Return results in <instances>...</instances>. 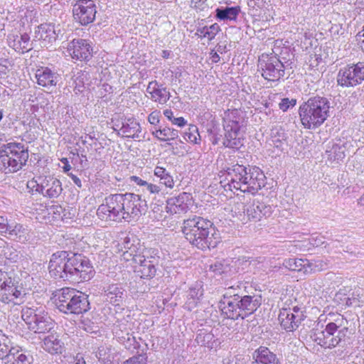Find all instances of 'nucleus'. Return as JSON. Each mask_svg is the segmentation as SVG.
Segmentation results:
<instances>
[{"label": "nucleus", "mask_w": 364, "mask_h": 364, "mask_svg": "<svg viewBox=\"0 0 364 364\" xmlns=\"http://www.w3.org/2000/svg\"><path fill=\"white\" fill-rule=\"evenodd\" d=\"M48 269L50 274L54 278L71 283L88 281L95 273L90 260L86 256L67 251L53 253Z\"/></svg>", "instance_id": "nucleus-1"}, {"label": "nucleus", "mask_w": 364, "mask_h": 364, "mask_svg": "<svg viewBox=\"0 0 364 364\" xmlns=\"http://www.w3.org/2000/svg\"><path fill=\"white\" fill-rule=\"evenodd\" d=\"M182 232L193 246L203 251L216 247L220 242L213 223L196 215L183 220Z\"/></svg>", "instance_id": "nucleus-2"}, {"label": "nucleus", "mask_w": 364, "mask_h": 364, "mask_svg": "<svg viewBox=\"0 0 364 364\" xmlns=\"http://www.w3.org/2000/svg\"><path fill=\"white\" fill-rule=\"evenodd\" d=\"M230 178L228 186L229 189L240 190L243 193L255 195L266 184V176L257 166H245L235 164L227 170Z\"/></svg>", "instance_id": "nucleus-3"}, {"label": "nucleus", "mask_w": 364, "mask_h": 364, "mask_svg": "<svg viewBox=\"0 0 364 364\" xmlns=\"http://www.w3.org/2000/svg\"><path fill=\"white\" fill-rule=\"evenodd\" d=\"M331 102L325 97L316 95L303 102L299 109L301 122L305 129H315L330 116Z\"/></svg>", "instance_id": "nucleus-4"}, {"label": "nucleus", "mask_w": 364, "mask_h": 364, "mask_svg": "<svg viewBox=\"0 0 364 364\" xmlns=\"http://www.w3.org/2000/svg\"><path fill=\"white\" fill-rule=\"evenodd\" d=\"M28 148L19 142H9L0 148V171L7 173L21 170L28 161Z\"/></svg>", "instance_id": "nucleus-5"}, {"label": "nucleus", "mask_w": 364, "mask_h": 364, "mask_svg": "<svg viewBox=\"0 0 364 364\" xmlns=\"http://www.w3.org/2000/svg\"><path fill=\"white\" fill-rule=\"evenodd\" d=\"M56 308L65 314H80L90 309L88 296L75 289L63 288L55 294Z\"/></svg>", "instance_id": "nucleus-6"}, {"label": "nucleus", "mask_w": 364, "mask_h": 364, "mask_svg": "<svg viewBox=\"0 0 364 364\" xmlns=\"http://www.w3.org/2000/svg\"><path fill=\"white\" fill-rule=\"evenodd\" d=\"M261 304L262 296L260 295L245 294L237 296V299L227 303V306H222L220 309L227 318L244 319L256 311Z\"/></svg>", "instance_id": "nucleus-7"}, {"label": "nucleus", "mask_w": 364, "mask_h": 364, "mask_svg": "<svg viewBox=\"0 0 364 364\" xmlns=\"http://www.w3.org/2000/svg\"><path fill=\"white\" fill-rule=\"evenodd\" d=\"M26 289L18 277H12L7 272H0V301L5 304L23 303Z\"/></svg>", "instance_id": "nucleus-8"}, {"label": "nucleus", "mask_w": 364, "mask_h": 364, "mask_svg": "<svg viewBox=\"0 0 364 364\" xmlns=\"http://www.w3.org/2000/svg\"><path fill=\"white\" fill-rule=\"evenodd\" d=\"M21 318L28 328L37 334L49 333L55 328V321L45 311L25 308L22 309Z\"/></svg>", "instance_id": "nucleus-9"}, {"label": "nucleus", "mask_w": 364, "mask_h": 364, "mask_svg": "<svg viewBox=\"0 0 364 364\" xmlns=\"http://www.w3.org/2000/svg\"><path fill=\"white\" fill-rule=\"evenodd\" d=\"M341 324L328 323L323 331L314 332V340L321 346L332 348L338 346L346 336L348 328Z\"/></svg>", "instance_id": "nucleus-10"}, {"label": "nucleus", "mask_w": 364, "mask_h": 364, "mask_svg": "<svg viewBox=\"0 0 364 364\" xmlns=\"http://www.w3.org/2000/svg\"><path fill=\"white\" fill-rule=\"evenodd\" d=\"M121 193L110 194L105 197L97 210V216L105 220L122 221L124 214L121 210Z\"/></svg>", "instance_id": "nucleus-11"}, {"label": "nucleus", "mask_w": 364, "mask_h": 364, "mask_svg": "<svg viewBox=\"0 0 364 364\" xmlns=\"http://www.w3.org/2000/svg\"><path fill=\"white\" fill-rule=\"evenodd\" d=\"M338 85L343 87H355L364 81V62L341 68L337 75Z\"/></svg>", "instance_id": "nucleus-12"}, {"label": "nucleus", "mask_w": 364, "mask_h": 364, "mask_svg": "<svg viewBox=\"0 0 364 364\" xmlns=\"http://www.w3.org/2000/svg\"><path fill=\"white\" fill-rule=\"evenodd\" d=\"M258 67L262 77L269 81H278L284 75L285 65L276 56H262L259 60Z\"/></svg>", "instance_id": "nucleus-13"}, {"label": "nucleus", "mask_w": 364, "mask_h": 364, "mask_svg": "<svg viewBox=\"0 0 364 364\" xmlns=\"http://www.w3.org/2000/svg\"><path fill=\"white\" fill-rule=\"evenodd\" d=\"M122 252L121 260L129 262L132 266L138 259L142 258L144 246L140 240L133 234L127 235L119 244Z\"/></svg>", "instance_id": "nucleus-14"}, {"label": "nucleus", "mask_w": 364, "mask_h": 364, "mask_svg": "<svg viewBox=\"0 0 364 364\" xmlns=\"http://www.w3.org/2000/svg\"><path fill=\"white\" fill-rule=\"evenodd\" d=\"M97 7L92 0H77L73 4L75 21L82 26H87L95 19Z\"/></svg>", "instance_id": "nucleus-15"}, {"label": "nucleus", "mask_w": 364, "mask_h": 364, "mask_svg": "<svg viewBox=\"0 0 364 364\" xmlns=\"http://www.w3.org/2000/svg\"><path fill=\"white\" fill-rule=\"evenodd\" d=\"M67 50L73 59L88 61L92 56L93 49L90 42L82 38H75L67 46Z\"/></svg>", "instance_id": "nucleus-16"}, {"label": "nucleus", "mask_w": 364, "mask_h": 364, "mask_svg": "<svg viewBox=\"0 0 364 364\" xmlns=\"http://www.w3.org/2000/svg\"><path fill=\"white\" fill-rule=\"evenodd\" d=\"M159 257H154L153 259H149V256L145 254L132 267L137 276L142 279H150L156 275V266L159 264Z\"/></svg>", "instance_id": "nucleus-17"}, {"label": "nucleus", "mask_w": 364, "mask_h": 364, "mask_svg": "<svg viewBox=\"0 0 364 364\" xmlns=\"http://www.w3.org/2000/svg\"><path fill=\"white\" fill-rule=\"evenodd\" d=\"M126 203L127 213L123 217L125 220L137 219L146 211V201L141 199L139 195L128 193V199Z\"/></svg>", "instance_id": "nucleus-18"}, {"label": "nucleus", "mask_w": 364, "mask_h": 364, "mask_svg": "<svg viewBox=\"0 0 364 364\" xmlns=\"http://www.w3.org/2000/svg\"><path fill=\"white\" fill-rule=\"evenodd\" d=\"M280 325L285 331L291 332L295 331L306 318L304 313L297 312L294 315L289 309H282L279 314Z\"/></svg>", "instance_id": "nucleus-19"}, {"label": "nucleus", "mask_w": 364, "mask_h": 364, "mask_svg": "<svg viewBox=\"0 0 364 364\" xmlns=\"http://www.w3.org/2000/svg\"><path fill=\"white\" fill-rule=\"evenodd\" d=\"M191 199V195L186 192L168 198L166 200V212L172 215L186 213L189 209Z\"/></svg>", "instance_id": "nucleus-20"}, {"label": "nucleus", "mask_w": 364, "mask_h": 364, "mask_svg": "<svg viewBox=\"0 0 364 364\" xmlns=\"http://www.w3.org/2000/svg\"><path fill=\"white\" fill-rule=\"evenodd\" d=\"M244 213L248 220L259 221L263 217H269L272 214V207L264 203L254 200L252 203L247 204Z\"/></svg>", "instance_id": "nucleus-21"}, {"label": "nucleus", "mask_w": 364, "mask_h": 364, "mask_svg": "<svg viewBox=\"0 0 364 364\" xmlns=\"http://www.w3.org/2000/svg\"><path fill=\"white\" fill-rule=\"evenodd\" d=\"M35 75L38 85L48 90L55 87L60 79L59 75L48 67H40Z\"/></svg>", "instance_id": "nucleus-22"}, {"label": "nucleus", "mask_w": 364, "mask_h": 364, "mask_svg": "<svg viewBox=\"0 0 364 364\" xmlns=\"http://www.w3.org/2000/svg\"><path fill=\"white\" fill-rule=\"evenodd\" d=\"M62 35L59 25L55 26L51 23H43L38 26L35 31V38L45 43H52Z\"/></svg>", "instance_id": "nucleus-23"}, {"label": "nucleus", "mask_w": 364, "mask_h": 364, "mask_svg": "<svg viewBox=\"0 0 364 364\" xmlns=\"http://www.w3.org/2000/svg\"><path fill=\"white\" fill-rule=\"evenodd\" d=\"M43 188L42 196L43 197L53 199L57 198L62 193V183L58 178L52 176L41 177Z\"/></svg>", "instance_id": "nucleus-24"}, {"label": "nucleus", "mask_w": 364, "mask_h": 364, "mask_svg": "<svg viewBox=\"0 0 364 364\" xmlns=\"http://www.w3.org/2000/svg\"><path fill=\"white\" fill-rule=\"evenodd\" d=\"M146 92L150 94L151 100L161 105L166 104L171 97L169 90L156 80H153L149 83Z\"/></svg>", "instance_id": "nucleus-25"}, {"label": "nucleus", "mask_w": 364, "mask_h": 364, "mask_svg": "<svg viewBox=\"0 0 364 364\" xmlns=\"http://www.w3.org/2000/svg\"><path fill=\"white\" fill-rule=\"evenodd\" d=\"M203 291L201 282L193 284L187 292V299L184 304V308L188 311H192L196 308L201 300Z\"/></svg>", "instance_id": "nucleus-26"}, {"label": "nucleus", "mask_w": 364, "mask_h": 364, "mask_svg": "<svg viewBox=\"0 0 364 364\" xmlns=\"http://www.w3.org/2000/svg\"><path fill=\"white\" fill-rule=\"evenodd\" d=\"M252 358L251 364H274L277 360H279L277 355L265 346H259L256 349Z\"/></svg>", "instance_id": "nucleus-27"}, {"label": "nucleus", "mask_w": 364, "mask_h": 364, "mask_svg": "<svg viewBox=\"0 0 364 364\" xmlns=\"http://www.w3.org/2000/svg\"><path fill=\"white\" fill-rule=\"evenodd\" d=\"M41 347L50 354H62L64 350V343L57 335L50 333L43 338Z\"/></svg>", "instance_id": "nucleus-28"}, {"label": "nucleus", "mask_w": 364, "mask_h": 364, "mask_svg": "<svg viewBox=\"0 0 364 364\" xmlns=\"http://www.w3.org/2000/svg\"><path fill=\"white\" fill-rule=\"evenodd\" d=\"M5 234L21 243H24L29 239V230L27 227L17 223H9Z\"/></svg>", "instance_id": "nucleus-29"}, {"label": "nucleus", "mask_w": 364, "mask_h": 364, "mask_svg": "<svg viewBox=\"0 0 364 364\" xmlns=\"http://www.w3.org/2000/svg\"><path fill=\"white\" fill-rule=\"evenodd\" d=\"M32 361V355L27 350L17 346L11 348V353L7 357L5 364H31Z\"/></svg>", "instance_id": "nucleus-30"}, {"label": "nucleus", "mask_w": 364, "mask_h": 364, "mask_svg": "<svg viewBox=\"0 0 364 364\" xmlns=\"http://www.w3.org/2000/svg\"><path fill=\"white\" fill-rule=\"evenodd\" d=\"M242 123V118L237 109L228 110L225 113L223 117V128L225 132L236 131L240 132Z\"/></svg>", "instance_id": "nucleus-31"}, {"label": "nucleus", "mask_w": 364, "mask_h": 364, "mask_svg": "<svg viewBox=\"0 0 364 364\" xmlns=\"http://www.w3.org/2000/svg\"><path fill=\"white\" fill-rule=\"evenodd\" d=\"M141 129L139 122L133 117L124 119L120 128V131L125 137H131L133 139L139 137V133L141 132Z\"/></svg>", "instance_id": "nucleus-32"}, {"label": "nucleus", "mask_w": 364, "mask_h": 364, "mask_svg": "<svg viewBox=\"0 0 364 364\" xmlns=\"http://www.w3.org/2000/svg\"><path fill=\"white\" fill-rule=\"evenodd\" d=\"M124 290L117 284H113L107 287L105 291L106 300L113 305L117 306L122 301Z\"/></svg>", "instance_id": "nucleus-33"}, {"label": "nucleus", "mask_w": 364, "mask_h": 364, "mask_svg": "<svg viewBox=\"0 0 364 364\" xmlns=\"http://www.w3.org/2000/svg\"><path fill=\"white\" fill-rule=\"evenodd\" d=\"M240 11L239 6L218 7L215 9V18L220 21H235Z\"/></svg>", "instance_id": "nucleus-34"}, {"label": "nucleus", "mask_w": 364, "mask_h": 364, "mask_svg": "<svg viewBox=\"0 0 364 364\" xmlns=\"http://www.w3.org/2000/svg\"><path fill=\"white\" fill-rule=\"evenodd\" d=\"M239 132H225L223 145L225 147L238 150L243 146V139L240 137Z\"/></svg>", "instance_id": "nucleus-35"}, {"label": "nucleus", "mask_w": 364, "mask_h": 364, "mask_svg": "<svg viewBox=\"0 0 364 364\" xmlns=\"http://www.w3.org/2000/svg\"><path fill=\"white\" fill-rule=\"evenodd\" d=\"M151 134L160 141L174 140L178 137V131L168 127L155 129Z\"/></svg>", "instance_id": "nucleus-36"}, {"label": "nucleus", "mask_w": 364, "mask_h": 364, "mask_svg": "<svg viewBox=\"0 0 364 364\" xmlns=\"http://www.w3.org/2000/svg\"><path fill=\"white\" fill-rule=\"evenodd\" d=\"M13 47L14 50L21 53L28 52L33 48L32 44L30 43V36L28 33H24L14 39Z\"/></svg>", "instance_id": "nucleus-37"}, {"label": "nucleus", "mask_w": 364, "mask_h": 364, "mask_svg": "<svg viewBox=\"0 0 364 364\" xmlns=\"http://www.w3.org/2000/svg\"><path fill=\"white\" fill-rule=\"evenodd\" d=\"M346 146L343 144L334 143L331 148L326 150L328 159L332 161H340L346 156Z\"/></svg>", "instance_id": "nucleus-38"}, {"label": "nucleus", "mask_w": 364, "mask_h": 364, "mask_svg": "<svg viewBox=\"0 0 364 364\" xmlns=\"http://www.w3.org/2000/svg\"><path fill=\"white\" fill-rule=\"evenodd\" d=\"M115 333L119 342L124 345L127 350L136 349L139 346V343L136 341L135 337L133 336L132 334L128 332L124 333L122 331H121V333L116 331Z\"/></svg>", "instance_id": "nucleus-39"}, {"label": "nucleus", "mask_w": 364, "mask_h": 364, "mask_svg": "<svg viewBox=\"0 0 364 364\" xmlns=\"http://www.w3.org/2000/svg\"><path fill=\"white\" fill-rule=\"evenodd\" d=\"M306 262V259L289 258L284 261L283 265L291 271H302L304 273Z\"/></svg>", "instance_id": "nucleus-40"}, {"label": "nucleus", "mask_w": 364, "mask_h": 364, "mask_svg": "<svg viewBox=\"0 0 364 364\" xmlns=\"http://www.w3.org/2000/svg\"><path fill=\"white\" fill-rule=\"evenodd\" d=\"M245 295L241 289L239 288V286L237 287H230L226 289L225 292L224 293L223 298L220 301V308L222 306H227V303H230L233 301V299H237V296Z\"/></svg>", "instance_id": "nucleus-41"}, {"label": "nucleus", "mask_w": 364, "mask_h": 364, "mask_svg": "<svg viewBox=\"0 0 364 364\" xmlns=\"http://www.w3.org/2000/svg\"><path fill=\"white\" fill-rule=\"evenodd\" d=\"M154 175L160 178L161 183L167 188H173L174 181L173 176L164 168L156 166L154 169Z\"/></svg>", "instance_id": "nucleus-42"}, {"label": "nucleus", "mask_w": 364, "mask_h": 364, "mask_svg": "<svg viewBox=\"0 0 364 364\" xmlns=\"http://www.w3.org/2000/svg\"><path fill=\"white\" fill-rule=\"evenodd\" d=\"M10 340L4 334L0 331V359L5 364L7 361V357L11 353V348L14 347L10 346Z\"/></svg>", "instance_id": "nucleus-43"}, {"label": "nucleus", "mask_w": 364, "mask_h": 364, "mask_svg": "<svg viewBox=\"0 0 364 364\" xmlns=\"http://www.w3.org/2000/svg\"><path fill=\"white\" fill-rule=\"evenodd\" d=\"M219 31L220 26L218 23H214L209 27L204 26L198 28L196 31V35L200 38H208V40L211 41L215 38Z\"/></svg>", "instance_id": "nucleus-44"}, {"label": "nucleus", "mask_w": 364, "mask_h": 364, "mask_svg": "<svg viewBox=\"0 0 364 364\" xmlns=\"http://www.w3.org/2000/svg\"><path fill=\"white\" fill-rule=\"evenodd\" d=\"M306 263L304 274H311L312 272L323 271L328 267V263L322 259H307Z\"/></svg>", "instance_id": "nucleus-45"}, {"label": "nucleus", "mask_w": 364, "mask_h": 364, "mask_svg": "<svg viewBox=\"0 0 364 364\" xmlns=\"http://www.w3.org/2000/svg\"><path fill=\"white\" fill-rule=\"evenodd\" d=\"M183 138L186 141L198 144V141L200 140L198 127L196 125H191L188 130L184 132Z\"/></svg>", "instance_id": "nucleus-46"}, {"label": "nucleus", "mask_w": 364, "mask_h": 364, "mask_svg": "<svg viewBox=\"0 0 364 364\" xmlns=\"http://www.w3.org/2000/svg\"><path fill=\"white\" fill-rule=\"evenodd\" d=\"M41 177L39 176L37 178H33V179L28 181L26 183V188L28 190V192L34 194V193H40L42 195L43 188L41 183Z\"/></svg>", "instance_id": "nucleus-47"}, {"label": "nucleus", "mask_w": 364, "mask_h": 364, "mask_svg": "<svg viewBox=\"0 0 364 364\" xmlns=\"http://www.w3.org/2000/svg\"><path fill=\"white\" fill-rule=\"evenodd\" d=\"M213 334L200 331L195 339L196 343L200 346H209V343L213 339Z\"/></svg>", "instance_id": "nucleus-48"}, {"label": "nucleus", "mask_w": 364, "mask_h": 364, "mask_svg": "<svg viewBox=\"0 0 364 364\" xmlns=\"http://www.w3.org/2000/svg\"><path fill=\"white\" fill-rule=\"evenodd\" d=\"M271 137L274 142H282L286 139V134L281 127H274L271 129Z\"/></svg>", "instance_id": "nucleus-49"}, {"label": "nucleus", "mask_w": 364, "mask_h": 364, "mask_svg": "<svg viewBox=\"0 0 364 364\" xmlns=\"http://www.w3.org/2000/svg\"><path fill=\"white\" fill-rule=\"evenodd\" d=\"M228 267L221 261H216L210 265V270L216 275H220L227 272Z\"/></svg>", "instance_id": "nucleus-50"}, {"label": "nucleus", "mask_w": 364, "mask_h": 364, "mask_svg": "<svg viewBox=\"0 0 364 364\" xmlns=\"http://www.w3.org/2000/svg\"><path fill=\"white\" fill-rule=\"evenodd\" d=\"M123 364H147V356L145 353L138 354L125 360Z\"/></svg>", "instance_id": "nucleus-51"}, {"label": "nucleus", "mask_w": 364, "mask_h": 364, "mask_svg": "<svg viewBox=\"0 0 364 364\" xmlns=\"http://www.w3.org/2000/svg\"><path fill=\"white\" fill-rule=\"evenodd\" d=\"M296 104V99H289L287 97L282 99L279 103V107L283 112H287L289 109L294 107Z\"/></svg>", "instance_id": "nucleus-52"}, {"label": "nucleus", "mask_w": 364, "mask_h": 364, "mask_svg": "<svg viewBox=\"0 0 364 364\" xmlns=\"http://www.w3.org/2000/svg\"><path fill=\"white\" fill-rule=\"evenodd\" d=\"M141 191L144 193L159 194L161 191V188L159 186L149 183L146 181L141 188Z\"/></svg>", "instance_id": "nucleus-53"}, {"label": "nucleus", "mask_w": 364, "mask_h": 364, "mask_svg": "<svg viewBox=\"0 0 364 364\" xmlns=\"http://www.w3.org/2000/svg\"><path fill=\"white\" fill-rule=\"evenodd\" d=\"M191 6L199 11H203L208 8L206 0H191Z\"/></svg>", "instance_id": "nucleus-54"}, {"label": "nucleus", "mask_w": 364, "mask_h": 364, "mask_svg": "<svg viewBox=\"0 0 364 364\" xmlns=\"http://www.w3.org/2000/svg\"><path fill=\"white\" fill-rule=\"evenodd\" d=\"M160 116L161 114L159 111H153L148 116V122L153 125H157L160 122Z\"/></svg>", "instance_id": "nucleus-55"}, {"label": "nucleus", "mask_w": 364, "mask_h": 364, "mask_svg": "<svg viewBox=\"0 0 364 364\" xmlns=\"http://www.w3.org/2000/svg\"><path fill=\"white\" fill-rule=\"evenodd\" d=\"M265 264H267V262L265 261L264 259L259 258V260L255 259L252 260L250 263V265L255 267L258 270L265 267Z\"/></svg>", "instance_id": "nucleus-56"}, {"label": "nucleus", "mask_w": 364, "mask_h": 364, "mask_svg": "<svg viewBox=\"0 0 364 364\" xmlns=\"http://www.w3.org/2000/svg\"><path fill=\"white\" fill-rule=\"evenodd\" d=\"M121 197H122L121 210L122 212H124V213H122V214H124V216H125V215L127 213V204H126L127 203L126 202H127V199H128V193H126L124 194L121 193Z\"/></svg>", "instance_id": "nucleus-57"}, {"label": "nucleus", "mask_w": 364, "mask_h": 364, "mask_svg": "<svg viewBox=\"0 0 364 364\" xmlns=\"http://www.w3.org/2000/svg\"><path fill=\"white\" fill-rule=\"evenodd\" d=\"M129 181L138 185L140 188H142L144 183L146 182V181L141 179L140 177L136 176H132L129 178Z\"/></svg>", "instance_id": "nucleus-58"}, {"label": "nucleus", "mask_w": 364, "mask_h": 364, "mask_svg": "<svg viewBox=\"0 0 364 364\" xmlns=\"http://www.w3.org/2000/svg\"><path fill=\"white\" fill-rule=\"evenodd\" d=\"M173 124L178 126L179 127H183L186 124V121L182 117H174L171 122Z\"/></svg>", "instance_id": "nucleus-59"}, {"label": "nucleus", "mask_w": 364, "mask_h": 364, "mask_svg": "<svg viewBox=\"0 0 364 364\" xmlns=\"http://www.w3.org/2000/svg\"><path fill=\"white\" fill-rule=\"evenodd\" d=\"M68 175L78 188L82 187L81 180L77 176H75L73 173H68Z\"/></svg>", "instance_id": "nucleus-60"}, {"label": "nucleus", "mask_w": 364, "mask_h": 364, "mask_svg": "<svg viewBox=\"0 0 364 364\" xmlns=\"http://www.w3.org/2000/svg\"><path fill=\"white\" fill-rule=\"evenodd\" d=\"M147 254L149 256V259H153L154 257H159L158 252L156 250L153 249L149 250H144V253L142 255Z\"/></svg>", "instance_id": "nucleus-61"}, {"label": "nucleus", "mask_w": 364, "mask_h": 364, "mask_svg": "<svg viewBox=\"0 0 364 364\" xmlns=\"http://www.w3.org/2000/svg\"><path fill=\"white\" fill-rule=\"evenodd\" d=\"M218 52L215 51V50H211V52L210 53V59L212 60L213 63H217L220 61V58L218 53Z\"/></svg>", "instance_id": "nucleus-62"}, {"label": "nucleus", "mask_w": 364, "mask_h": 364, "mask_svg": "<svg viewBox=\"0 0 364 364\" xmlns=\"http://www.w3.org/2000/svg\"><path fill=\"white\" fill-rule=\"evenodd\" d=\"M216 50H217V52H218L221 54L225 53L228 51L226 44H225V43L223 44L222 43H218L216 46Z\"/></svg>", "instance_id": "nucleus-63"}, {"label": "nucleus", "mask_w": 364, "mask_h": 364, "mask_svg": "<svg viewBox=\"0 0 364 364\" xmlns=\"http://www.w3.org/2000/svg\"><path fill=\"white\" fill-rule=\"evenodd\" d=\"M220 139V135L218 136L216 133L211 132H210V141H212L213 144L215 145L218 143L219 140Z\"/></svg>", "instance_id": "nucleus-64"}]
</instances>
